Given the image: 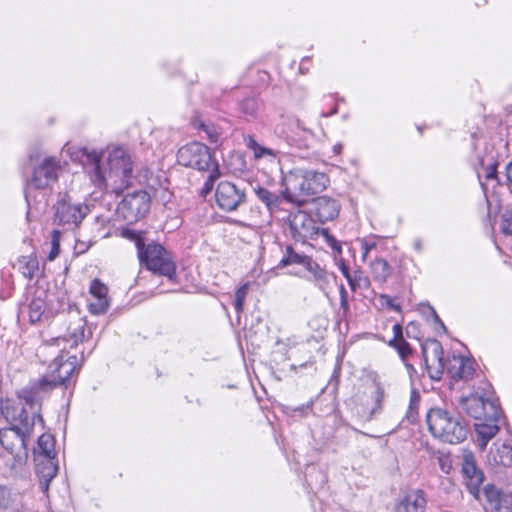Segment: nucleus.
<instances>
[{
  "mask_svg": "<svg viewBox=\"0 0 512 512\" xmlns=\"http://www.w3.org/2000/svg\"><path fill=\"white\" fill-rule=\"evenodd\" d=\"M86 321L79 315H72L66 329V333L53 339V345L60 348L61 352L68 348H74L91 335L85 333ZM65 355L57 356L48 367V374L32 385L30 389L22 390L19 397L31 408L38 405L45 395L58 385H63L76 371L77 357Z\"/></svg>",
  "mask_w": 512,
  "mask_h": 512,
  "instance_id": "f257e3e1",
  "label": "nucleus"
},
{
  "mask_svg": "<svg viewBox=\"0 0 512 512\" xmlns=\"http://www.w3.org/2000/svg\"><path fill=\"white\" fill-rule=\"evenodd\" d=\"M79 153L84 169L96 187L106 188L108 181H112L119 187L128 186L133 173V160L126 147L120 145L107 147L105 151L107 168L102 165V152L82 148Z\"/></svg>",
  "mask_w": 512,
  "mask_h": 512,
  "instance_id": "f03ea898",
  "label": "nucleus"
},
{
  "mask_svg": "<svg viewBox=\"0 0 512 512\" xmlns=\"http://www.w3.org/2000/svg\"><path fill=\"white\" fill-rule=\"evenodd\" d=\"M8 421L11 426L0 429V444L13 456L16 463L22 464L27 458V441L36 425L43 427V419L36 412L29 415L22 407Z\"/></svg>",
  "mask_w": 512,
  "mask_h": 512,
  "instance_id": "7ed1b4c3",
  "label": "nucleus"
},
{
  "mask_svg": "<svg viewBox=\"0 0 512 512\" xmlns=\"http://www.w3.org/2000/svg\"><path fill=\"white\" fill-rule=\"evenodd\" d=\"M329 183V177L324 172L294 168L282 178L283 196L285 201L301 206L310 197L324 191Z\"/></svg>",
  "mask_w": 512,
  "mask_h": 512,
  "instance_id": "20e7f679",
  "label": "nucleus"
},
{
  "mask_svg": "<svg viewBox=\"0 0 512 512\" xmlns=\"http://www.w3.org/2000/svg\"><path fill=\"white\" fill-rule=\"evenodd\" d=\"M123 236L135 242L140 263L149 271L165 276L169 280L175 279V262L162 245L155 242L145 244L141 233L130 229L124 230Z\"/></svg>",
  "mask_w": 512,
  "mask_h": 512,
  "instance_id": "39448f33",
  "label": "nucleus"
},
{
  "mask_svg": "<svg viewBox=\"0 0 512 512\" xmlns=\"http://www.w3.org/2000/svg\"><path fill=\"white\" fill-rule=\"evenodd\" d=\"M426 421L431 434L444 442L457 444L466 439V426L451 412L442 408H431Z\"/></svg>",
  "mask_w": 512,
  "mask_h": 512,
  "instance_id": "423d86ee",
  "label": "nucleus"
},
{
  "mask_svg": "<svg viewBox=\"0 0 512 512\" xmlns=\"http://www.w3.org/2000/svg\"><path fill=\"white\" fill-rule=\"evenodd\" d=\"M177 161L182 166L199 171H209L218 166L209 147L200 142H191L182 146L177 152Z\"/></svg>",
  "mask_w": 512,
  "mask_h": 512,
  "instance_id": "0eeeda50",
  "label": "nucleus"
},
{
  "mask_svg": "<svg viewBox=\"0 0 512 512\" xmlns=\"http://www.w3.org/2000/svg\"><path fill=\"white\" fill-rule=\"evenodd\" d=\"M460 407L476 421L482 419L493 420L501 416V409L497 400L477 393L461 397Z\"/></svg>",
  "mask_w": 512,
  "mask_h": 512,
  "instance_id": "6e6552de",
  "label": "nucleus"
},
{
  "mask_svg": "<svg viewBox=\"0 0 512 512\" xmlns=\"http://www.w3.org/2000/svg\"><path fill=\"white\" fill-rule=\"evenodd\" d=\"M54 222L63 227L78 226L89 213V207L79 202H72L68 195L62 196L54 206Z\"/></svg>",
  "mask_w": 512,
  "mask_h": 512,
  "instance_id": "1a4fd4ad",
  "label": "nucleus"
},
{
  "mask_svg": "<svg viewBox=\"0 0 512 512\" xmlns=\"http://www.w3.org/2000/svg\"><path fill=\"white\" fill-rule=\"evenodd\" d=\"M461 473L468 491L479 501L485 503L481 485L484 481V474L476 464L475 456L470 451H465L462 456Z\"/></svg>",
  "mask_w": 512,
  "mask_h": 512,
  "instance_id": "9d476101",
  "label": "nucleus"
},
{
  "mask_svg": "<svg viewBox=\"0 0 512 512\" xmlns=\"http://www.w3.org/2000/svg\"><path fill=\"white\" fill-rule=\"evenodd\" d=\"M150 208V198L145 191H135L127 194L119 205V212L128 222L142 218Z\"/></svg>",
  "mask_w": 512,
  "mask_h": 512,
  "instance_id": "9b49d317",
  "label": "nucleus"
},
{
  "mask_svg": "<svg viewBox=\"0 0 512 512\" xmlns=\"http://www.w3.org/2000/svg\"><path fill=\"white\" fill-rule=\"evenodd\" d=\"M60 162L54 157H47L33 172L28 189H45L50 187L58 179Z\"/></svg>",
  "mask_w": 512,
  "mask_h": 512,
  "instance_id": "f8f14e48",
  "label": "nucleus"
},
{
  "mask_svg": "<svg viewBox=\"0 0 512 512\" xmlns=\"http://www.w3.org/2000/svg\"><path fill=\"white\" fill-rule=\"evenodd\" d=\"M215 197L218 206L228 212L236 210L246 200L245 192L229 181L218 184Z\"/></svg>",
  "mask_w": 512,
  "mask_h": 512,
  "instance_id": "ddd939ff",
  "label": "nucleus"
},
{
  "mask_svg": "<svg viewBox=\"0 0 512 512\" xmlns=\"http://www.w3.org/2000/svg\"><path fill=\"white\" fill-rule=\"evenodd\" d=\"M289 228L291 236L295 241L305 242L313 239L319 231L312 217L304 211H297L289 217Z\"/></svg>",
  "mask_w": 512,
  "mask_h": 512,
  "instance_id": "4468645a",
  "label": "nucleus"
},
{
  "mask_svg": "<svg viewBox=\"0 0 512 512\" xmlns=\"http://www.w3.org/2000/svg\"><path fill=\"white\" fill-rule=\"evenodd\" d=\"M485 509L491 512H512V489H499L492 484L483 488Z\"/></svg>",
  "mask_w": 512,
  "mask_h": 512,
  "instance_id": "2eb2a0df",
  "label": "nucleus"
},
{
  "mask_svg": "<svg viewBox=\"0 0 512 512\" xmlns=\"http://www.w3.org/2000/svg\"><path fill=\"white\" fill-rule=\"evenodd\" d=\"M423 359L431 378L439 379L444 369L443 348L439 341L428 340L422 345Z\"/></svg>",
  "mask_w": 512,
  "mask_h": 512,
  "instance_id": "dca6fc26",
  "label": "nucleus"
},
{
  "mask_svg": "<svg viewBox=\"0 0 512 512\" xmlns=\"http://www.w3.org/2000/svg\"><path fill=\"white\" fill-rule=\"evenodd\" d=\"M90 299L88 309L93 315H101L107 312L110 307L108 287L99 279L91 281L89 286Z\"/></svg>",
  "mask_w": 512,
  "mask_h": 512,
  "instance_id": "f3484780",
  "label": "nucleus"
},
{
  "mask_svg": "<svg viewBox=\"0 0 512 512\" xmlns=\"http://www.w3.org/2000/svg\"><path fill=\"white\" fill-rule=\"evenodd\" d=\"M487 464L493 468L500 466L510 467L512 466V444L511 440L500 443L495 442L489 450L486 457Z\"/></svg>",
  "mask_w": 512,
  "mask_h": 512,
  "instance_id": "a211bd4d",
  "label": "nucleus"
},
{
  "mask_svg": "<svg viewBox=\"0 0 512 512\" xmlns=\"http://www.w3.org/2000/svg\"><path fill=\"white\" fill-rule=\"evenodd\" d=\"M47 292L43 289H36L29 304L21 308L20 313L23 317L28 316L29 322L35 324L45 316L47 308Z\"/></svg>",
  "mask_w": 512,
  "mask_h": 512,
  "instance_id": "6ab92c4d",
  "label": "nucleus"
},
{
  "mask_svg": "<svg viewBox=\"0 0 512 512\" xmlns=\"http://www.w3.org/2000/svg\"><path fill=\"white\" fill-rule=\"evenodd\" d=\"M55 458L36 457L35 471L39 478V488L43 493L49 489V484L57 475L58 465L54 461Z\"/></svg>",
  "mask_w": 512,
  "mask_h": 512,
  "instance_id": "aec40b11",
  "label": "nucleus"
},
{
  "mask_svg": "<svg viewBox=\"0 0 512 512\" xmlns=\"http://www.w3.org/2000/svg\"><path fill=\"white\" fill-rule=\"evenodd\" d=\"M448 372L453 379L469 380L475 372V362L470 358L454 355L449 360Z\"/></svg>",
  "mask_w": 512,
  "mask_h": 512,
  "instance_id": "412c9836",
  "label": "nucleus"
},
{
  "mask_svg": "<svg viewBox=\"0 0 512 512\" xmlns=\"http://www.w3.org/2000/svg\"><path fill=\"white\" fill-rule=\"evenodd\" d=\"M500 416L495 419H482L477 420L474 424L475 432H476V443L480 450H484L488 444V442L498 433Z\"/></svg>",
  "mask_w": 512,
  "mask_h": 512,
  "instance_id": "4be33fe9",
  "label": "nucleus"
},
{
  "mask_svg": "<svg viewBox=\"0 0 512 512\" xmlns=\"http://www.w3.org/2000/svg\"><path fill=\"white\" fill-rule=\"evenodd\" d=\"M426 499L422 490H411L397 503L395 512H424Z\"/></svg>",
  "mask_w": 512,
  "mask_h": 512,
  "instance_id": "5701e85b",
  "label": "nucleus"
},
{
  "mask_svg": "<svg viewBox=\"0 0 512 512\" xmlns=\"http://www.w3.org/2000/svg\"><path fill=\"white\" fill-rule=\"evenodd\" d=\"M339 209L338 202L329 197H319L315 200V214L322 223L335 219Z\"/></svg>",
  "mask_w": 512,
  "mask_h": 512,
  "instance_id": "b1692460",
  "label": "nucleus"
},
{
  "mask_svg": "<svg viewBox=\"0 0 512 512\" xmlns=\"http://www.w3.org/2000/svg\"><path fill=\"white\" fill-rule=\"evenodd\" d=\"M305 270L308 273L307 280L313 282L321 291L326 292L330 284V274L312 258L307 263Z\"/></svg>",
  "mask_w": 512,
  "mask_h": 512,
  "instance_id": "393cba45",
  "label": "nucleus"
},
{
  "mask_svg": "<svg viewBox=\"0 0 512 512\" xmlns=\"http://www.w3.org/2000/svg\"><path fill=\"white\" fill-rule=\"evenodd\" d=\"M254 192L257 198L263 204H265L270 213H274L275 211H277L280 208L282 201L285 200L283 196V190L281 191L280 194H277L269 191L264 187L257 186L256 188H254Z\"/></svg>",
  "mask_w": 512,
  "mask_h": 512,
  "instance_id": "a878e982",
  "label": "nucleus"
},
{
  "mask_svg": "<svg viewBox=\"0 0 512 512\" xmlns=\"http://www.w3.org/2000/svg\"><path fill=\"white\" fill-rule=\"evenodd\" d=\"M296 128L302 132V135H298V132L292 131L291 134L287 135V142L299 149L308 148L312 139L313 133L310 130L305 129L302 126L300 120L295 121Z\"/></svg>",
  "mask_w": 512,
  "mask_h": 512,
  "instance_id": "bb28decb",
  "label": "nucleus"
},
{
  "mask_svg": "<svg viewBox=\"0 0 512 512\" xmlns=\"http://www.w3.org/2000/svg\"><path fill=\"white\" fill-rule=\"evenodd\" d=\"M370 269L373 279L379 283H385L392 273L389 263L383 258H375L370 263Z\"/></svg>",
  "mask_w": 512,
  "mask_h": 512,
  "instance_id": "cd10ccee",
  "label": "nucleus"
},
{
  "mask_svg": "<svg viewBox=\"0 0 512 512\" xmlns=\"http://www.w3.org/2000/svg\"><path fill=\"white\" fill-rule=\"evenodd\" d=\"M19 272L27 279L31 280L39 269V263L34 255L21 256L16 265Z\"/></svg>",
  "mask_w": 512,
  "mask_h": 512,
  "instance_id": "c85d7f7f",
  "label": "nucleus"
},
{
  "mask_svg": "<svg viewBox=\"0 0 512 512\" xmlns=\"http://www.w3.org/2000/svg\"><path fill=\"white\" fill-rule=\"evenodd\" d=\"M244 143L251 151H253L254 157L256 159L260 158H268L271 161H274L277 159V152L266 148L264 146H261L252 136H245L244 137Z\"/></svg>",
  "mask_w": 512,
  "mask_h": 512,
  "instance_id": "c756f323",
  "label": "nucleus"
},
{
  "mask_svg": "<svg viewBox=\"0 0 512 512\" xmlns=\"http://www.w3.org/2000/svg\"><path fill=\"white\" fill-rule=\"evenodd\" d=\"M311 260V257L297 253L291 246H287L285 256L280 260L278 267H285L292 264H298L306 268L307 263Z\"/></svg>",
  "mask_w": 512,
  "mask_h": 512,
  "instance_id": "7c9ffc66",
  "label": "nucleus"
},
{
  "mask_svg": "<svg viewBox=\"0 0 512 512\" xmlns=\"http://www.w3.org/2000/svg\"><path fill=\"white\" fill-rule=\"evenodd\" d=\"M38 447L40 453L37 457L55 458L56 453L54 449V438L52 435L43 433L41 436H39Z\"/></svg>",
  "mask_w": 512,
  "mask_h": 512,
  "instance_id": "2f4dec72",
  "label": "nucleus"
},
{
  "mask_svg": "<svg viewBox=\"0 0 512 512\" xmlns=\"http://www.w3.org/2000/svg\"><path fill=\"white\" fill-rule=\"evenodd\" d=\"M371 398L373 399L374 405L370 410V417H373L381 411L382 402L385 396L384 389L380 384H374L369 391Z\"/></svg>",
  "mask_w": 512,
  "mask_h": 512,
  "instance_id": "473e14b6",
  "label": "nucleus"
},
{
  "mask_svg": "<svg viewBox=\"0 0 512 512\" xmlns=\"http://www.w3.org/2000/svg\"><path fill=\"white\" fill-rule=\"evenodd\" d=\"M419 404L420 394L417 390L413 389L410 394V402L406 414L408 421L411 423H413L417 419Z\"/></svg>",
  "mask_w": 512,
  "mask_h": 512,
  "instance_id": "72a5a7b5",
  "label": "nucleus"
},
{
  "mask_svg": "<svg viewBox=\"0 0 512 512\" xmlns=\"http://www.w3.org/2000/svg\"><path fill=\"white\" fill-rule=\"evenodd\" d=\"M248 289L249 283H245L242 286H240L235 293L234 308L237 311V313H241L243 311Z\"/></svg>",
  "mask_w": 512,
  "mask_h": 512,
  "instance_id": "f704fd0d",
  "label": "nucleus"
},
{
  "mask_svg": "<svg viewBox=\"0 0 512 512\" xmlns=\"http://www.w3.org/2000/svg\"><path fill=\"white\" fill-rule=\"evenodd\" d=\"M389 345L395 348L402 360H405L411 353V347L405 339L391 340Z\"/></svg>",
  "mask_w": 512,
  "mask_h": 512,
  "instance_id": "c9c22d12",
  "label": "nucleus"
},
{
  "mask_svg": "<svg viewBox=\"0 0 512 512\" xmlns=\"http://www.w3.org/2000/svg\"><path fill=\"white\" fill-rule=\"evenodd\" d=\"M346 280L352 291H356L358 288H361L362 284L368 283V279L366 277H363L361 272L358 270L351 273Z\"/></svg>",
  "mask_w": 512,
  "mask_h": 512,
  "instance_id": "e433bc0d",
  "label": "nucleus"
},
{
  "mask_svg": "<svg viewBox=\"0 0 512 512\" xmlns=\"http://www.w3.org/2000/svg\"><path fill=\"white\" fill-rule=\"evenodd\" d=\"M362 251V260L366 261L370 252L377 247L374 237H365L359 240Z\"/></svg>",
  "mask_w": 512,
  "mask_h": 512,
  "instance_id": "4c0bfd02",
  "label": "nucleus"
},
{
  "mask_svg": "<svg viewBox=\"0 0 512 512\" xmlns=\"http://www.w3.org/2000/svg\"><path fill=\"white\" fill-rule=\"evenodd\" d=\"M60 252V232L54 230L51 234V250L48 255V259L53 261Z\"/></svg>",
  "mask_w": 512,
  "mask_h": 512,
  "instance_id": "58836bf2",
  "label": "nucleus"
},
{
  "mask_svg": "<svg viewBox=\"0 0 512 512\" xmlns=\"http://www.w3.org/2000/svg\"><path fill=\"white\" fill-rule=\"evenodd\" d=\"M501 231L505 235H512V208L505 210L502 214Z\"/></svg>",
  "mask_w": 512,
  "mask_h": 512,
  "instance_id": "ea45409f",
  "label": "nucleus"
},
{
  "mask_svg": "<svg viewBox=\"0 0 512 512\" xmlns=\"http://www.w3.org/2000/svg\"><path fill=\"white\" fill-rule=\"evenodd\" d=\"M211 173L208 176V179L206 180L204 184V191L209 192L213 189L214 182L220 177V171L219 166H215L214 168L210 169Z\"/></svg>",
  "mask_w": 512,
  "mask_h": 512,
  "instance_id": "a19ab883",
  "label": "nucleus"
},
{
  "mask_svg": "<svg viewBox=\"0 0 512 512\" xmlns=\"http://www.w3.org/2000/svg\"><path fill=\"white\" fill-rule=\"evenodd\" d=\"M438 465L441 471L445 474H449L452 470V459L449 455L441 454L437 458Z\"/></svg>",
  "mask_w": 512,
  "mask_h": 512,
  "instance_id": "79ce46f5",
  "label": "nucleus"
},
{
  "mask_svg": "<svg viewBox=\"0 0 512 512\" xmlns=\"http://www.w3.org/2000/svg\"><path fill=\"white\" fill-rule=\"evenodd\" d=\"M380 303L382 306H386L391 310L400 312L401 307L399 304L394 302V299L391 298L389 295L382 294L379 297Z\"/></svg>",
  "mask_w": 512,
  "mask_h": 512,
  "instance_id": "37998d69",
  "label": "nucleus"
},
{
  "mask_svg": "<svg viewBox=\"0 0 512 512\" xmlns=\"http://www.w3.org/2000/svg\"><path fill=\"white\" fill-rule=\"evenodd\" d=\"M257 109V103L254 99H248L243 103L244 113L253 116Z\"/></svg>",
  "mask_w": 512,
  "mask_h": 512,
  "instance_id": "c03bdc74",
  "label": "nucleus"
},
{
  "mask_svg": "<svg viewBox=\"0 0 512 512\" xmlns=\"http://www.w3.org/2000/svg\"><path fill=\"white\" fill-rule=\"evenodd\" d=\"M505 177H506V180L503 184L507 187V189L512 194V161L510 163H508L506 166Z\"/></svg>",
  "mask_w": 512,
  "mask_h": 512,
  "instance_id": "a18cd8bd",
  "label": "nucleus"
},
{
  "mask_svg": "<svg viewBox=\"0 0 512 512\" xmlns=\"http://www.w3.org/2000/svg\"><path fill=\"white\" fill-rule=\"evenodd\" d=\"M485 178L486 180H494L497 179V165L490 164L485 169Z\"/></svg>",
  "mask_w": 512,
  "mask_h": 512,
  "instance_id": "49530a36",
  "label": "nucleus"
},
{
  "mask_svg": "<svg viewBox=\"0 0 512 512\" xmlns=\"http://www.w3.org/2000/svg\"><path fill=\"white\" fill-rule=\"evenodd\" d=\"M9 503V491L0 486V508L6 507Z\"/></svg>",
  "mask_w": 512,
  "mask_h": 512,
  "instance_id": "de8ad7c7",
  "label": "nucleus"
},
{
  "mask_svg": "<svg viewBox=\"0 0 512 512\" xmlns=\"http://www.w3.org/2000/svg\"><path fill=\"white\" fill-rule=\"evenodd\" d=\"M204 130L207 133L208 139L212 143H216L218 141L219 135H218V133H217V131L215 129L207 127Z\"/></svg>",
  "mask_w": 512,
  "mask_h": 512,
  "instance_id": "09e8293b",
  "label": "nucleus"
},
{
  "mask_svg": "<svg viewBox=\"0 0 512 512\" xmlns=\"http://www.w3.org/2000/svg\"><path fill=\"white\" fill-rule=\"evenodd\" d=\"M393 333H394V338L392 340H399L400 341V339H404L403 338L402 326L400 324H395L393 326Z\"/></svg>",
  "mask_w": 512,
  "mask_h": 512,
  "instance_id": "8fccbe9b",
  "label": "nucleus"
},
{
  "mask_svg": "<svg viewBox=\"0 0 512 512\" xmlns=\"http://www.w3.org/2000/svg\"><path fill=\"white\" fill-rule=\"evenodd\" d=\"M339 269L346 279L350 276L351 273H350L349 267L345 264L344 261H341L339 263Z\"/></svg>",
  "mask_w": 512,
  "mask_h": 512,
  "instance_id": "3c124183",
  "label": "nucleus"
},
{
  "mask_svg": "<svg viewBox=\"0 0 512 512\" xmlns=\"http://www.w3.org/2000/svg\"><path fill=\"white\" fill-rule=\"evenodd\" d=\"M430 311H431V315H432L434 321L436 323L440 324V326L444 329L445 328L444 324L441 322V320H440L439 316L437 315L436 311L432 307H430Z\"/></svg>",
  "mask_w": 512,
  "mask_h": 512,
  "instance_id": "603ef678",
  "label": "nucleus"
},
{
  "mask_svg": "<svg viewBox=\"0 0 512 512\" xmlns=\"http://www.w3.org/2000/svg\"><path fill=\"white\" fill-rule=\"evenodd\" d=\"M413 247L416 251L418 252H421L422 249H423V243L420 239H416L414 242H413Z\"/></svg>",
  "mask_w": 512,
  "mask_h": 512,
  "instance_id": "864d4df0",
  "label": "nucleus"
},
{
  "mask_svg": "<svg viewBox=\"0 0 512 512\" xmlns=\"http://www.w3.org/2000/svg\"><path fill=\"white\" fill-rule=\"evenodd\" d=\"M340 307H341V309L343 310L344 313L348 312V310H349L348 299L340 300Z\"/></svg>",
  "mask_w": 512,
  "mask_h": 512,
  "instance_id": "5fc2aeb1",
  "label": "nucleus"
},
{
  "mask_svg": "<svg viewBox=\"0 0 512 512\" xmlns=\"http://www.w3.org/2000/svg\"><path fill=\"white\" fill-rule=\"evenodd\" d=\"M342 149H343V145H342L341 143H336V144L333 146V148H332V150H333V152H334V154H335V155H339V154H341Z\"/></svg>",
  "mask_w": 512,
  "mask_h": 512,
  "instance_id": "6e6d98bb",
  "label": "nucleus"
},
{
  "mask_svg": "<svg viewBox=\"0 0 512 512\" xmlns=\"http://www.w3.org/2000/svg\"><path fill=\"white\" fill-rule=\"evenodd\" d=\"M340 300L348 299V293L343 285L339 288Z\"/></svg>",
  "mask_w": 512,
  "mask_h": 512,
  "instance_id": "4d7b16f0",
  "label": "nucleus"
},
{
  "mask_svg": "<svg viewBox=\"0 0 512 512\" xmlns=\"http://www.w3.org/2000/svg\"><path fill=\"white\" fill-rule=\"evenodd\" d=\"M0 414L4 415L7 420L10 419V413L8 407L5 408V410L2 407V401H0Z\"/></svg>",
  "mask_w": 512,
  "mask_h": 512,
  "instance_id": "13d9d810",
  "label": "nucleus"
},
{
  "mask_svg": "<svg viewBox=\"0 0 512 512\" xmlns=\"http://www.w3.org/2000/svg\"><path fill=\"white\" fill-rule=\"evenodd\" d=\"M310 61V58L309 57H304L302 60H301V63H300V67H299V70L301 73H305L304 71V64L306 62H309Z\"/></svg>",
  "mask_w": 512,
  "mask_h": 512,
  "instance_id": "bf43d9fd",
  "label": "nucleus"
},
{
  "mask_svg": "<svg viewBox=\"0 0 512 512\" xmlns=\"http://www.w3.org/2000/svg\"><path fill=\"white\" fill-rule=\"evenodd\" d=\"M337 112H338L337 107H334L330 113H323V114H322V117H328V116H330V115H334V114H336Z\"/></svg>",
  "mask_w": 512,
  "mask_h": 512,
  "instance_id": "052dcab7",
  "label": "nucleus"
},
{
  "mask_svg": "<svg viewBox=\"0 0 512 512\" xmlns=\"http://www.w3.org/2000/svg\"><path fill=\"white\" fill-rule=\"evenodd\" d=\"M309 408H310V406H309V405H307V406H302V407L296 408V409H295V411H303L304 409H306V410H307V409H309Z\"/></svg>",
  "mask_w": 512,
  "mask_h": 512,
  "instance_id": "680f3d73",
  "label": "nucleus"
},
{
  "mask_svg": "<svg viewBox=\"0 0 512 512\" xmlns=\"http://www.w3.org/2000/svg\"><path fill=\"white\" fill-rule=\"evenodd\" d=\"M478 178H479V180H481V175L480 174H478ZM480 183H481V186H482L483 190H486L485 183L482 182V181H480Z\"/></svg>",
  "mask_w": 512,
  "mask_h": 512,
  "instance_id": "e2e57ef3",
  "label": "nucleus"
},
{
  "mask_svg": "<svg viewBox=\"0 0 512 512\" xmlns=\"http://www.w3.org/2000/svg\"><path fill=\"white\" fill-rule=\"evenodd\" d=\"M65 148H66V151H67L68 153H70V147H68V145H67V144L65 145Z\"/></svg>",
  "mask_w": 512,
  "mask_h": 512,
  "instance_id": "0e129e2a",
  "label": "nucleus"
},
{
  "mask_svg": "<svg viewBox=\"0 0 512 512\" xmlns=\"http://www.w3.org/2000/svg\"><path fill=\"white\" fill-rule=\"evenodd\" d=\"M28 197H29V195H28V192H27L26 195H25V198H26L27 202L29 201Z\"/></svg>",
  "mask_w": 512,
  "mask_h": 512,
  "instance_id": "69168bd1",
  "label": "nucleus"
},
{
  "mask_svg": "<svg viewBox=\"0 0 512 512\" xmlns=\"http://www.w3.org/2000/svg\"><path fill=\"white\" fill-rule=\"evenodd\" d=\"M304 71H305V73L308 71L307 66H304Z\"/></svg>",
  "mask_w": 512,
  "mask_h": 512,
  "instance_id": "338daca9",
  "label": "nucleus"
}]
</instances>
